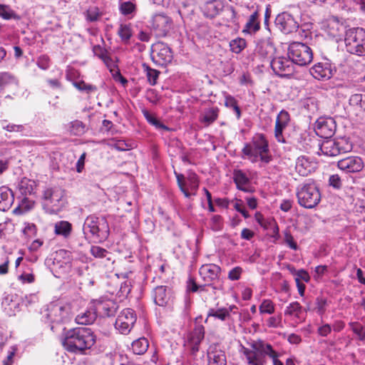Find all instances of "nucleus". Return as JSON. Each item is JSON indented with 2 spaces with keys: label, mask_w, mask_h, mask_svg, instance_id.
<instances>
[{
  "label": "nucleus",
  "mask_w": 365,
  "mask_h": 365,
  "mask_svg": "<svg viewBox=\"0 0 365 365\" xmlns=\"http://www.w3.org/2000/svg\"><path fill=\"white\" fill-rule=\"evenodd\" d=\"M96 342V336L88 327H75L66 331L62 339L64 349L73 354H83Z\"/></svg>",
  "instance_id": "1"
},
{
  "label": "nucleus",
  "mask_w": 365,
  "mask_h": 365,
  "mask_svg": "<svg viewBox=\"0 0 365 365\" xmlns=\"http://www.w3.org/2000/svg\"><path fill=\"white\" fill-rule=\"evenodd\" d=\"M242 158H247L252 163H256L259 159L264 165L269 164L272 160L270 154L269 143L263 134L255 135L250 143H245L242 150Z\"/></svg>",
  "instance_id": "2"
},
{
  "label": "nucleus",
  "mask_w": 365,
  "mask_h": 365,
  "mask_svg": "<svg viewBox=\"0 0 365 365\" xmlns=\"http://www.w3.org/2000/svg\"><path fill=\"white\" fill-rule=\"evenodd\" d=\"M251 349L243 347V354L246 356L247 365H264L266 364V356L272 359L273 365H284L278 359L279 354L273 349L271 344L263 341H254L251 344Z\"/></svg>",
  "instance_id": "3"
},
{
  "label": "nucleus",
  "mask_w": 365,
  "mask_h": 365,
  "mask_svg": "<svg viewBox=\"0 0 365 365\" xmlns=\"http://www.w3.org/2000/svg\"><path fill=\"white\" fill-rule=\"evenodd\" d=\"M297 197L300 206L312 209L321 201L319 187L313 180H307L297 187Z\"/></svg>",
  "instance_id": "4"
},
{
  "label": "nucleus",
  "mask_w": 365,
  "mask_h": 365,
  "mask_svg": "<svg viewBox=\"0 0 365 365\" xmlns=\"http://www.w3.org/2000/svg\"><path fill=\"white\" fill-rule=\"evenodd\" d=\"M83 231L85 236L90 234L94 239L103 241L108 237L110 228L105 217L90 215L84 222Z\"/></svg>",
  "instance_id": "5"
},
{
  "label": "nucleus",
  "mask_w": 365,
  "mask_h": 365,
  "mask_svg": "<svg viewBox=\"0 0 365 365\" xmlns=\"http://www.w3.org/2000/svg\"><path fill=\"white\" fill-rule=\"evenodd\" d=\"M345 47L346 51L359 56H365V29L354 27L345 33Z\"/></svg>",
  "instance_id": "6"
},
{
  "label": "nucleus",
  "mask_w": 365,
  "mask_h": 365,
  "mask_svg": "<svg viewBox=\"0 0 365 365\" xmlns=\"http://www.w3.org/2000/svg\"><path fill=\"white\" fill-rule=\"evenodd\" d=\"M288 57L294 64L305 66L313 59V53L310 47L300 42H293L288 48Z\"/></svg>",
  "instance_id": "7"
},
{
  "label": "nucleus",
  "mask_w": 365,
  "mask_h": 365,
  "mask_svg": "<svg viewBox=\"0 0 365 365\" xmlns=\"http://www.w3.org/2000/svg\"><path fill=\"white\" fill-rule=\"evenodd\" d=\"M71 313V306L68 304L55 303L51 304L47 314L50 320L51 329L56 331V325H58L68 320Z\"/></svg>",
  "instance_id": "8"
},
{
  "label": "nucleus",
  "mask_w": 365,
  "mask_h": 365,
  "mask_svg": "<svg viewBox=\"0 0 365 365\" xmlns=\"http://www.w3.org/2000/svg\"><path fill=\"white\" fill-rule=\"evenodd\" d=\"M317 146L324 155L331 157L350 151L352 148L351 145L344 139H326L322 143H318Z\"/></svg>",
  "instance_id": "9"
},
{
  "label": "nucleus",
  "mask_w": 365,
  "mask_h": 365,
  "mask_svg": "<svg viewBox=\"0 0 365 365\" xmlns=\"http://www.w3.org/2000/svg\"><path fill=\"white\" fill-rule=\"evenodd\" d=\"M151 58L156 64L165 66L172 62L173 53L168 44L158 41L151 46Z\"/></svg>",
  "instance_id": "10"
},
{
  "label": "nucleus",
  "mask_w": 365,
  "mask_h": 365,
  "mask_svg": "<svg viewBox=\"0 0 365 365\" xmlns=\"http://www.w3.org/2000/svg\"><path fill=\"white\" fill-rule=\"evenodd\" d=\"M64 190L60 187L48 188L43 195V206L51 207V212L58 211L63 205Z\"/></svg>",
  "instance_id": "11"
},
{
  "label": "nucleus",
  "mask_w": 365,
  "mask_h": 365,
  "mask_svg": "<svg viewBox=\"0 0 365 365\" xmlns=\"http://www.w3.org/2000/svg\"><path fill=\"white\" fill-rule=\"evenodd\" d=\"M137 319L135 311L130 308L124 309L118 316L115 327L121 334H128L133 327Z\"/></svg>",
  "instance_id": "12"
},
{
  "label": "nucleus",
  "mask_w": 365,
  "mask_h": 365,
  "mask_svg": "<svg viewBox=\"0 0 365 365\" xmlns=\"http://www.w3.org/2000/svg\"><path fill=\"white\" fill-rule=\"evenodd\" d=\"M199 273L205 283L204 286L215 285L214 288L216 289L217 286L219 285L221 274L220 266L215 264H203L200 268Z\"/></svg>",
  "instance_id": "13"
},
{
  "label": "nucleus",
  "mask_w": 365,
  "mask_h": 365,
  "mask_svg": "<svg viewBox=\"0 0 365 365\" xmlns=\"http://www.w3.org/2000/svg\"><path fill=\"white\" fill-rule=\"evenodd\" d=\"M275 26L285 34L296 32L299 29V23L288 12L279 14L274 20Z\"/></svg>",
  "instance_id": "14"
},
{
  "label": "nucleus",
  "mask_w": 365,
  "mask_h": 365,
  "mask_svg": "<svg viewBox=\"0 0 365 365\" xmlns=\"http://www.w3.org/2000/svg\"><path fill=\"white\" fill-rule=\"evenodd\" d=\"M269 63L273 71L279 76H290L294 72V62L289 58L277 57L272 59Z\"/></svg>",
  "instance_id": "15"
},
{
  "label": "nucleus",
  "mask_w": 365,
  "mask_h": 365,
  "mask_svg": "<svg viewBox=\"0 0 365 365\" xmlns=\"http://www.w3.org/2000/svg\"><path fill=\"white\" fill-rule=\"evenodd\" d=\"M171 19L164 14H155L151 21V28L158 36H165L171 29Z\"/></svg>",
  "instance_id": "16"
},
{
  "label": "nucleus",
  "mask_w": 365,
  "mask_h": 365,
  "mask_svg": "<svg viewBox=\"0 0 365 365\" xmlns=\"http://www.w3.org/2000/svg\"><path fill=\"white\" fill-rule=\"evenodd\" d=\"M338 168L342 171L350 173H358L364 168L362 159L359 156H349L338 161Z\"/></svg>",
  "instance_id": "17"
},
{
  "label": "nucleus",
  "mask_w": 365,
  "mask_h": 365,
  "mask_svg": "<svg viewBox=\"0 0 365 365\" xmlns=\"http://www.w3.org/2000/svg\"><path fill=\"white\" fill-rule=\"evenodd\" d=\"M311 75L319 81L328 80L333 76L331 65L328 61L319 62L310 68Z\"/></svg>",
  "instance_id": "18"
},
{
  "label": "nucleus",
  "mask_w": 365,
  "mask_h": 365,
  "mask_svg": "<svg viewBox=\"0 0 365 365\" xmlns=\"http://www.w3.org/2000/svg\"><path fill=\"white\" fill-rule=\"evenodd\" d=\"M205 337V327L202 325H196L188 337L187 346L190 349L192 355H195L199 351V346Z\"/></svg>",
  "instance_id": "19"
},
{
  "label": "nucleus",
  "mask_w": 365,
  "mask_h": 365,
  "mask_svg": "<svg viewBox=\"0 0 365 365\" xmlns=\"http://www.w3.org/2000/svg\"><path fill=\"white\" fill-rule=\"evenodd\" d=\"M335 131V122L332 118L320 119L316 122L315 132L319 137L329 139Z\"/></svg>",
  "instance_id": "20"
},
{
  "label": "nucleus",
  "mask_w": 365,
  "mask_h": 365,
  "mask_svg": "<svg viewBox=\"0 0 365 365\" xmlns=\"http://www.w3.org/2000/svg\"><path fill=\"white\" fill-rule=\"evenodd\" d=\"M289 120V114L284 110H282L277 115L275 122L274 136L278 142L285 143L283 130L288 125Z\"/></svg>",
  "instance_id": "21"
},
{
  "label": "nucleus",
  "mask_w": 365,
  "mask_h": 365,
  "mask_svg": "<svg viewBox=\"0 0 365 365\" xmlns=\"http://www.w3.org/2000/svg\"><path fill=\"white\" fill-rule=\"evenodd\" d=\"M208 365H226L225 352L217 344H211L207 351Z\"/></svg>",
  "instance_id": "22"
},
{
  "label": "nucleus",
  "mask_w": 365,
  "mask_h": 365,
  "mask_svg": "<svg viewBox=\"0 0 365 365\" xmlns=\"http://www.w3.org/2000/svg\"><path fill=\"white\" fill-rule=\"evenodd\" d=\"M232 178L238 190L245 192H252L253 191L250 186L251 180L242 170L235 169Z\"/></svg>",
  "instance_id": "23"
},
{
  "label": "nucleus",
  "mask_w": 365,
  "mask_h": 365,
  "mask_svg": "<svg viewBox=\"0 0 365 365\" xmlns=\"http://www.w3.org/2000/svg\"><path fill=\"white\" fill-rule=\"evenodd\" d=\"M94 306L97 312L108 317L114 316L118 309V303L111 299L96 300L94 302Z\"/></svg>",
  "instance_id": "24"
},
{
  "label": "nucleus",
  "mask_w": 365,
  "mask_h": 365,
  "mask_svg": "<svg viewBox=\"0 0 365 365\" xmlns=\"http://www.w3.org/2000/svg\"><path fill=\"white\" fill-rule=\"evenodd\" d=\"M152 297L155 304L165 306L170 299V289L166 286H157L153 290Z\"/></svg>",
  "instance_id": "25"
},
{
  "label": "nucleus",
  "mask_w": 365,
  "mask_h": 365,
  "mask_svg": "<svg viewBox=\"0 0 365 365\" xmlns=\"http://www.w3.org/2000/svg\"><path fill=\"white\" fill-rule=\"evenodd\" d=\"M14 197L12 191L7 187H0V210L7 211L12 206Z\"/></svg>",
  "instance_id": "26"
},
{
  "label": "nucleus",
  "mask_w": 365,
  "mask_h": 365,
  "mask_svg": "<svg viewBox=\"0 0 365 365\" xmlns=\"http://www.w3.org/2000/svg\"><path fill=\"white\" fill-rule=\"evenodd\" d=\"M97 317V309L94 304L90 306L84 312L78 314L76 317V322L78 324H91Z\"/></svg>",
  "instance_id": "27"
},
{
  "label": "nucleus",
  "mask_w": 365,
  "mask_h": 365,
  "mask_svg": "<svg viewBox=\"0 0 365 365\" xmlns=\"http://www.w3.org/2000/svg\"><path fill=\"white\" fill-rule=\"evenodd\" d=\"M297 172L302 176H307L314 170V164L305 156L299 157L295 166Z\"/></svg>",
  "instance_id": "28"
},
{
  "label": "nucleus",
  "mask_w": 365,
  "mask_h": 365,
  "mask_svg": "<svg viewBox=\"0 0 365 365\" xmlns=\"http://www.w3.org/2000/svg\"><path fill=\"white\" fill-rule=\"evenodd\" d=\"M259 9H257L256 11L253 12L252 14L250 15L247 22L245 24L244 32L256 33L260 29V22L259 21Z\"/></svg>",
  "instance_id": "29"
},
{
  "label": "nucleus",
  "mask_w": 365,
  "mask_h": 365,
  "mask_svg": "<svg viewBox=\"0 0 365 365\" xmlns=\"http://www.w3.org/2000/svg\"><path fill=\"white\" fill-rule=\"evenodd\" d=\"M219 111L217 107H212L206 109L200 118V122L205 126H209L217 120Z\"/></svg>",
  "instance_id": "30"
},
{
  "label": "nucleus",
  "mask_w": 365,
  "mask_h": 365,
  "mask_svg": "<svg viewBox=\"0 0 365 365\" xmlns=\"http://www.w3.org/2000/svg\"><path fill=\"white\" fill-rule=\"evenodd\" d=\"M220 4L216 1L206 2L202 7V11L204 16L209 19H213L219 14L220 11Z\"/></svg>",
  "instance_id": "31"
},
{
  "label": "nucleus",
  "mask_w": 365,
  "mask_h": 365,
  "mask_svg": "<svg viewBox=\"0 0 365 365\" xmlns=\"http://www.w3.org/2000/svg\"><path fill=\"white\" fill-rule=\"evenodd\" d=\"M72 232V225L68 221L61 220L57 222L54 225V232L56 235L68 238Z\"/></svg>",
  "instance_id": "32"
},
{
  "label": "nucleus",
  "mask_w": 365,
  "mask_h": 365,
  "mask_svg": "<svg viewBox=\"0 0 365 365\" xmlns=\"http://www.w3.org/2000/svg\"><path fill=\"white\" fill-rule=\"evenodd\" d=\"M149 346L148 341L145 337L140 338L135 340L132 343V350L135 354L140 355L143 354Z\"/></svg>",
  "instance_id": "33"
},
{
  "label": "nucleus",
  "mask_w": 365,
  "mask_h": 365,
  "mask_svg": "<svg viewBox=\"0 0 365 365\" xmlns=\"http://www.w3.org/2000/svg\"><path fill=\"white\" fill-rule=\"evenodd\" d=\"M34 186V181L24 178L19 182L18 189L22 195L26 196L33 192Z\"/></svg>",
  "instance_id": "34"
},
{
  "label": "nucleus",
  "mask_w": 365,
  "mask_h": 365,
  "mask_svg": "<svg viewBox=\"0 0 365 365\" xmlns=\"http://www.w3.org/2000/svg\"><path fill=\"white\" fill-rule=\"evenodd\" d=\"M296 140L297 143V146L300 149L308 151L312 148L313 140L307 133H300Z\"/></svg>",
  "instance_id": "35"
},
{
  "label": "nucleus",
  "mask_w": 365,
  "mask_h": 365,
  "mask_svg": "<svg viewBox=\"0 0 365 365\" xmlns=\"http://www.w3.org/2000/svg\"><path fill=\"white\" fill-rule=\"evenodd\" d=\"M68 131L73 135H81L86 132V125L81 120H73L69 123Z\"/></svg>",
  "instance_id": "36"
},
{
  "label": "nucleus",
  "mask_w": 365,
  "mask_h": 365,
  "mask_svg": "<svg viewBox=\"0 0 365 365\" xmlns=\"http://www.w3.org/2000/svg\"><path fill=\"white\" fill-rule=\"evenodd\" d=\"M72 84L79 91L85 92L87 94L94 93L98 90L97 86L86 83L82 80L73 81Z\"/></svg>",
  "instance_id": "37"
},
{
  "label": "nucleus",
  "mask_w": 365,
  "mask_h": 365,
  "mask_svg": "<svg viewBox=\"0 0 365 365\" xmlns=\"http://www.w3.org/2000/svg\"><path fill=\"white\" fill-rule=\"evenodd\" d=\"M118 34L124 43H128L133 35L130 24H120L118 30Z\"/></svg>",
  "instance_id": "38"
},
{
  "label": "nucleus",
  "mask_w": 365,
  "mask_h": 365,
  "mask_svg": "<svg viewBox=\"0 0 365 365\" xmlns=\"http://www.w3.org/2000/svg\"><path fill=\"white\" fill-rule=\"evenodd\" d=\"M303 307L298 302L290 303L284 310V314L288 316H294L296 318H300V314L302 312Z\"/></svg>",
  "instance_id": "39"
},
{
  "label": "nucleus",
  "mask_w": 365,
  "mask_h": 365,
  "mask_svg": "<svg viewBox=\"0 0 365 365\" xmlns=\"http://www.w3.org/2000/svg\"><path fill=\"white\" fill-rule=\"evenodd\" d=\"M215 317L221 321H225L230 317V312L227 309H210L207 313V317Z\"/></svg>",
  "instance_id": "40"
},
{
  "label": "nucleus",
  "mask_w": 365,
  "mask_h": 365,
  "mask_svg": "<svg viewBox=\"0 0 365 365\" xmlns=\"http://www.w3.org/2000/svg\"><path fill=\"white\" fill-rule=\"evenodd\" d=\"M225 106L227 108H232L236 115L237 119L241 118V109L238 106L237 100L230 95H227L225 100Z\"/></svg>",
  "instance_id": "41"
},
{
  "label": "nucleus",
  "mask_w": 365,
  "mask_h": 365,
  "mask_svg": "<svg viewBox=\"0 0 365 365\" xmlns=\"http://www.w3.org/2000/svg\"><path fill=\"white\" fill-rule=\"evenodd\" d=\"M0 16L3 19L9 20L11 19L19 20L20 16L17 15L9 6L0 4Z\"/></svg>",
  "instance_id": "42"
},
{
  "label": "nucleus",
  "mask_w": 365,
  "mask_h": 365,
  "mask_svg": "<svg viewBox=\"0 0 365 365\" xmlns=\"http://www.w3.org/2000/svg\"><path fill=\"white\" fill-rule=\"evenodd\" d=\"M144 116L148 120V122L155 126L158 129H162L164 130H169V128L164 125L160 120H159L156 117L149 113L148 111H144Z\"/></svg>",
  "instance_id": "43"
},
{
  "label": "nucleus",
  "mask_w": 365,
  "mask_h": 365,
  "mask_svg": "<svg viewBox=\"0 0 365 365\" xmlns=\"http://www.w3.org/2000/svg\"><path fill=\"white\" fill-rule=\"evenodd\" d=\"M16 83V78L9 72H0V88H4L6 86Z\"/></svg>",
  "instance_id": "44"
},
{
  "label": "nucleus",
  "mask_w": 365,
  "mask_h": 365,
  "mask_svg": "<svg viewBox=\"0 0 365 365\" xmlns=\"http://www.w3.org/2000/svg\"><path fill=\"white\" fill-rule=\"evenodd\" d=\"M230 46L233 53H240L246 47V41L242 38H235L230 41Z\"/></svg>",
  "instance_id": "45"
},
{
  "label": "nucleus",
  "mask_w": 365,
  "mask_h": 365,
  "mask_svg": "<svg viewBox=\"0 0 365 365\" xmlns=\"http://www.w3.org/2000/svg\"><path fill=\"white\" fill-rule=\"evenodd\" d=\"M272 49V47L267 44L264 45H260L257 48L256 50V56H259L262 58V61H264V60L267 59L268 62L269 61V53L270 50Z\"/></svg>",
  "instance_id": "46"
},
{
  "label": "nucleus",
  "mask_w": 365,
  "mask_h": 365,
  "mask_svg": "<svg viewBox=\"0 0 365 365\" xmlns=\"http://www.w3.org/2000/svg\"><path fill=\"white\" fill-rule=\"evenodd\" d=\"M186 179L190 190L196 192L199 186V180L197 174L192 170H189L187 172ZM195 194V192H194V195Z\"/></svg>",
  "instance_id": "47"
},
{
  "label": "nucleus",
  "mask_w": 365,
  "mask_h": 365,
  "mask_svg": "<svg viewBox=\"0 0 365 365\" xmlns=\"http://www.w3.org/2000/svg\"><path fill=\"white\" fill-rule=\"evenodd\" d=\"M175 175L177 179L178 185L180 191L184 194L185 197L189 198L191 196V193L188 192L186 188L185 177L184 175L175 172Z\"/></svg>",
  "instance_id": "48"
},
{
  "label": "nucleus",
  "mask_w": 365,
  "mask_h": 365,
  "mask_svg": "<svg viewBox=\"0 0 365 365\" xmlns=\"http://www.w3.org/2000/svg\"><path fill=\"white\" fill-rule=\"evenodd\" d=\"M143 67L145 68V71H146L148 81L150 83V84L152 86L155 85L160 72L155 69L150 68L148 66H146L145 64H143Z\"/></svg>",
  "instance_id": "49"
},
{
  "label": "nucleus",
  "mask_w": 365,
  "mask_h": 365,
  "mask_svg": "<svg viewBox=\"0 0 365 365\" xmlns=\"http://www.w3.org/2000/svg\"><path fill=\"white\" fill-rule=\"evenodd\" d=\"M349 326L352 331L357 335L360 341L365 340V333L362 330V325L358 322H351L349 323Z\"/></svg>",
  "instance_id": "50"
},
{
  "label": "nucleus",
  "mask_w": 365,
  "mask_h": 365,
  "mask_svg": "<svg viewBox=\"0 0 365 365\" xmlns=\"http://www.w3.org/2000/svg\"><path fill=\"white\" fill-rule=\"evenodd\" d=\"M119 9L123 15H130L135 11V5L130 1L121 2L120 4Z\"/></svg>",
  "instance_id": "51"
},
{
  "label": "nucleus",
  "mask_w": 365,
  "mask_h": 365,
  "mask_svg": "<svg viewBox=\"0 0 365 365\" xmlns=\"http://www.w3.org/2000/svg\"><path fill=\"white\" fill-rule=\"evenodd\" d=\"M102 14L99 11V9L96 6L90 7L86 11V19L88 21L93 22L98 20Z\"/></svg>",
  "instance_id": "52"
},
{
  "label": "nucleus",
  "mask_w": 365,
  "mask_h": 365,
  "mask_svg": "<svg viewBox=\"0 0 365 365\" xmlns=\"http://www.w3.org/2000/svg\"><path fill=\"white\" fill-rule=\"evenodd\" d=\"M90 252L94 257L100 259L106 257L109 254L107 250L97 245L91 246Z\"/></svg>",
  "instance_id": "53"
},
{
  "label": "nucleus",
  "mask_w": 365,
  "mask_h": 365,
  "mask_svg": "<svg viewBox=\"0 0 365 365\" xmlns=\"http://www.w3.org/2000/svg\"><path fill=\"white\" fill-rule=\"evenodd\" d=\"M259 312L261 314H271L274 312V306L271 300L264 299L259 306Z\"/></svg>",
  "instance_id": "54"
},
{
  "label": "nucleus",
  "mask_w": 365,
  "mask_h": 365,
  "mask_svg": "<svg viewBox=\"0 0 365 365\" xmlns=\"http://www.w3.org/2000/svg\"><path fill=\"white\" fill-rule=\"evenodd\" d=\"M284 242L292 250H297L299 246L294 241L293 236L288 230L284 232Z\"/></svg>",
  "instance_id": "55"
},
{
  "label": "nucleus",
  "mask_w": 365,
  "mask_h": 365,
  "mask_svg": "<svg viewBox=\"0 0 365 365\" xmlns=\"http://www.w3.org/2000/svg\"><path fill=\"white\" fill-rule=\"evenodd\" d=\"M50 58L47 55H41L37 58L36 64L42 70H47L50 67Z\"/></svg>",
  "instance_id": "56"
},
{
  "label": "nucleus",
  "mask_w": 365,
  "mask_h": 365,
  "mask_svg": "<svg viewBox=\"0 0 365 365\" xmlns=\"http://www.w3.org/2000/svg\"><path fill=\"white\" fill-rule=\"evenodd\" d=\"M327 304V301L325 298L323 297H317L316 299V309L317 313L319 315H322L326 312V305Z\"/></svg>",
  "instance_id": "57"
},
{
  "label": "nucleus",
  "mask_w": 365,
  "mask_h": 365,
  "mask_svg": "<svg viewBox=\"0 0 365 365\" xmlns=\"http://www.w3.org/2000/svg\"><path fill=\"white\" fill-rule=\"evenodd\" d=\"M329 185L334 189L339 190L342 186V182L339 175H331L329 179Z\"/></svg>",
  "instance_id": "58"
},
{
  "label": "nucleus",
  "mask_w": 365,
  "mask_h": 365,
  "mask_svg": "<svg viewBox=\"0 0 365 365\" xmlns=\"http://www.w3.org/2000/svg\"><path fill=\"white\" fill-rule=\"evenodd\" d=\"M242 273V269L240 267L232 268L228 273V279L235 281L238 280Z\"/></svg>",
  "instance_id": "59"
},
{
  "label": "nucleus",
  "mask_w": 365,
  "mask_h": 365,
  "mask_svg": "<svg viewBox=\"0 0 365 365\" xmlns=\"http://www.w3.org/2000/svg\"><path fill=\"white\" fill-rule=\"evenodd\" d=\"M211 227L215 231L220 230L222 225V218L220 215H213L211 218Z\"/></svg>",
  "instance_id": "60"
},
{
  "label": "nucleus",
  "mask_w": 365,
  "mask_h": 365,
  "mask_svg": "<svg viewBox=\"0 0 365 365\" xmlns=\"http://www.w3.org/2000/svg\"><path fill=\"white\" fill-rule=\"evenodd\" d=\"M93 52L95 56H98L101 60L106 56L108 53V51L103 48L100 45H96L93 47Z\"/></svg>",
  "instance_id": "61"
},
{
  "label": "nucleus",
  "mask_w": 365,
  "mask_h": 365,
  "mask_svg": "<svg viewBox=\"0 0 365 365\" xmlns=\"http://www.w3.org/2000/svg\"><path fill=\"white\" fill-rule=\"evenodd\" d=\"M281 321H282L281 316L271 317L269 318V319L267 321V325L269 327H274V328L279 327L281 325Z\"/></svg>",
  "instance_id": "62"
},
{
  "label": "nucleus",
  "mask_w": 365,
  "mask_h": 365,
  "mask_svg": "<svg viewBox=\"0 0 365 365\" xmlns=\"http://www.w3.org/2000/svg\"><path fill=\"white\" fill-rule=\"evenodd\" d=\"M86 156V153H83L78 158V160L76 163V168L77 173H80L83 171V170L84 168V165H85Z\"/></svg>",
  "instance_id": "63"
},
{
  "label": "nucleus",
  "mask_w": 365,
  "mask_h": 365,
  "mask_svg": "<svg viewBox=\"0 0 365 365\" xmlns=\"http://www.w3.org/2000/svg\"><path fill=\"white\" fill-rule=\"evenodd\" d=\"M297 277L295 279H299V281L303 280L305 282H308L310 279V277L309 273L304 269H299L297 271Z\"/></svg>",
  "instance_id": "64"
}]
</instances>
